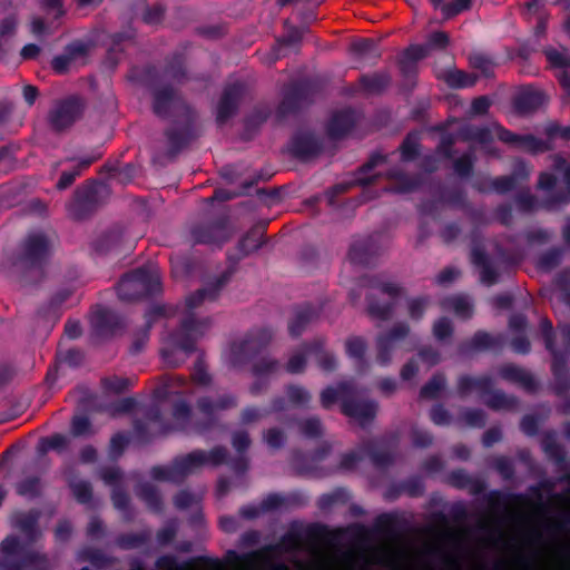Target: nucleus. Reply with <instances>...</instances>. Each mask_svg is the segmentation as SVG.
<instances>
[{
	"label": "nucleus",
	"instance_id": "5",
	"mask_svg": "<svg viewBox=\"0 0 570 570\" xmlns=\"http://www.w3.org/2000/svg\"><path fill=\"white\" fill-rule=\"evenodd\" d=\"M226 456L225 451L215 450L213 453L206 458L200 452H194L188 454L185 458H181L175 462L171 468H155L153 470V474L156 479L161 480H177L178 476L185 475L196 468L204 464L206 461H209L214 464L220 463Z\"/></svg>",
	"mask_w": 570,
	"mask_h": 570
},
{
	"label": "nucleus",
	"instance_id": "46",
	"mask_svg": "<svg viewBox=\"0 0 570 570\" xmlns=\"http://www.w3.org/2000/svg\"><path fill=\"white\" fill-rule=\"evenodd\" d=\"M79 117L78 109H53L50 121L56 129L69 127Z\"/></svg>",
	"mask_w": 570,
	"mask_h": 570
},
{
	"label": "nucleus",
	"instance_id": "26",
	"mask_svg": "<svg viewBox=\"0 0 570 570\" xmlns=\"http://www.w3.org/2000/svg\"><path fill=\"white\" fill-rule=\"evenodd\" d=\"M325 344L326 342L323 337L314 338L311 341L309 351L318 367L323 372L331 373L337 368V358L334 353L325 350Z\"/></svg>",
	"mask_w": 570,
	"mask_h": 570
},
{
	"label": "nucleus",
	"instance_id": "8",
	"mask_svg": "<svg viewBox=\"0 0 570 570\" xmlns=\"http://www.w3.org/2000/svg\"><path fill=\"white\" fill-rule=\"evenodd\" d=\"M424 58L422 49L414 47V45H410L399 55L397 67L402 77L400 83L402 94H410L416 86L419 62Z\"/></svg>",
	"mask_w": 570,
	"mask_h": 570
},
{
	"label": "nucleus",
	"instance_id": "23",
	"mask_svg": "<svg viewBox=\"0 0 570 570\" xmlns=\"http://www.w3.org/2000/svg\"><path fill=\"white\" fill-rule=\"evenodd\" d=\"M250 99V87L246 82L234 81L225 86L219 107H235L237 105L249 104Z\"/></svg>",
	"mask_w": 570,
	"mask_h": 570
},
{
	"label": "nucleus",
	"instance_id": "28",
	"mask_svg": "<svg viewBox=\"0 0 570 570\" xmlns=\"http://www.w3.org/2000/svg\"><path fill=\"white\" fill-rule=\"evenodd\" d=\"M364 451L377 470H386L395 462V454L391 450L373 441L364 445Z\"/></svg>",
	"mask_w": 570,
	"mask_h": 570
},
{
	"label": "nucleus",
	"instance_id": "60",
	"mask_svg": "<svg viewBox=\"0 0 570 570\" xmlns=\"http://www.w3.org/2000/svg\"><path fill=\"white\" fill-rule=\"evenodd\" d=\"M397 523V518L393 513H382L374 520V530L379 533H392Z\"/></svg>",
	"mask_w": 570,
	"mask_h": 570
},
{
	"label": "nucleus",
	"instance_id": "50",
	"mask_svg": "<svg viewBox=\"0 0 570 570\" xmlns=\"http://www.w3.org/2000/svg\"><path fill=\"white\" fill-rule=\"evenodd\" d=\"M543 53L551 67L560 69L570 67V56L567 53L566 48L559 51L553 47H547L543 49Z\"/></svg>",
	"mask_w": 570,
	"mask_h": 570
},
{
	"label": "nucleus",
	"instance_id": "2",
	"mask_svg": "<svg viewBox=\"0 0 570 570\" xmlns=\"http://www.w3.org/2000/svg\"><path fill=\"white\" fill-rule=\"evenodd\" d=\"M494 382L490 375L473 377L463 374L458 379V394L461 397L466 396L472 391H478L481 395H487L484 404L493 411H513L519 406V399L509 395L501 390L493 389Z\"/></svg>",
	"mask_w": 570,
	"mask_h": 570
},
{
	"label": "nucleus",
	"instance_id": "57",
	"mask_svg": "<svg viewBox=\"0 0 570 570\" xmlns=\"http://www.w3.org/2000/svg\"><path fill=\"white\" fill-rule=\"evenodd\" d=\"M167 76L177 81L183 82L187 79V73L185 69V60L183 56L174 57L173 61L166 68Z\"/></svg>",
	"mask_w": 570,
	"mask_h": 570
},
{
	"label": "nucleus",
	"instance_id": "47",
	"mask_svg": "<svg viewBox=\"0 0 570 570\" xmlns=\"http://www.w3.org/2000/svg\"><path fill=\"white\" fill-rule=\"evenodd\" d=\"M298 429L307 439H320L323 435V424L318 416H309L298 422Z\"/></svg>",
	"mask_w": 570,
	"mask_h": 570
},
{
	"label": "nucleus",
	"instance_id": "45",
	"mask_svg": "<svg viewBox=\"0 0 570 570\" xmlns=\"http://www.w3.org/2000/svg\"><path fill=\"white\" fill-rule=\"evenodd\" d=\"M431 304V298L428 295L411 297L407 299V313L412 321L420 322L423 320L426 309Z\"/></svg>",
	"mask_w": 570,
	"mask_h": 570
},
{
	"label": "nucleus",
	"instance_id": "53",
	"mask_svg": "<svg viewBox=\"0 0 570 570\" xmlns=\"http://www.w3.org/2000/svg\"><path fill=\"white\" fill-rule=\"evenodd\" d=\"M509 88L500 85L493 95H484L472 100L470 107H491L492 105L502 102L501 99L507 97Z\"/></svg>",
	"mask_w": 570,
	"mask_h": 570
},
{
	"label": "nucleus",
	"instance_id": "59",
	"mask_svg": "<svg viewBox=\"0 0 570 570\" xmlns=\"http://www.w3.org/2000/svg\"><path fill=\"white\" fill-rule=\"evenodd\" d=\"M471 4L472 0H451L442 6L441 12L443 18L448 20L465 10H469Z\"/></svg>",
	"mask_w": 570,
	"mask_h": 570
},
{
	"label": "nucleus",
	"instance_id": "36",
	"mask_svg": "<svg viewBox=\"0 0 570 570\" xmlns=\"http://www.w3.org/2000/svg\"><path fill=\"white\" fill-rule=\"evenodd\" d=\"M420 139L421 135L419 131H410L402 144L399 147L401 154V160L403 163H411L420 156Z\"/></svg>",
	"mask_w": 570,
	"mask_h": 570
},
{
	"label": "nucleus",
	"instance_id": "32",
	"mask_svg": "<svg viewBox=\"0 0 570 570\" xmlns=\"http://www.w3.org/2000/svg\"><path fill=\"white\" fill-rule=\"evenodd\" d=\"M478 79V75L456 68L445 70L442 76V80L452 89L471 88Z\"/></svg>",
	"mask_w": 570,
	"mask_h": 570
},
{
	"label": "nucleus",
	"instance_id": "31",
	"mask_svg": "<svg viewBox=\"0 0 570 570\" xmlns=\"http://www.w3.org/2000/svg\"><path fill=\"white\" fill-rule=\"evenodd\" d=\"M350 51L357 58L372 60L373 62H376L382 56L379 42L372 38H360L353 41Z\"/></svg>",
	"mask_w": 570,
	"mask_h": 570
},
{
	"label": "nucleus",
	"instance_id": "52",
	"mask_svg": "<svg viewBox=\"0 0 570 570\" xmlns=\"http://www.w3.org/2000/svg\"><path fill=\"white\" fill-rule=\"evenodd\" d=\"M540 332L544 346L550 354L561 351L556 345V333L552 322L549 318L543 317L540 320Z\"/></svg>",
	"mask_w": 570,
	"mask_h": 570
},
{
	"label": "nucleus",
	"instance_id": "42",
	"mask_svg": "<svg viewBox=\"0 0 570 570\" xmlns=\"http://www.w3.org/2000/svg\"><path fill=\"white\" fill-rule=\"evenodd\" d=\"M476 157L473 151H466L453 161V170L461 179H468L473 175Z\"/></svg>",
	"mask_w": 570,
	"mask_h": 570
},
{
	"label": "nucleus",
	"instance_id": "4",
	"mask_svg": "<svg viewBox=\"0 0 570 570\" xmlns=\"http://www.w3.org/2000/svg\"><path fill=\"white\" fill-rule=\"evenodd\" d=\"M368 286L379 289L381 293L390 296V301L381 302L373 294L366 295L367 313L371 317L387 321L391 318L395 308V298L402 293L403 288L393 282H383L377 277H372L368 281Z\"/></svg>",
	"mask_w": 570,
	"mask_h": 570
},
{
	"label": "nucleus",
	"instance_id": "37",
	"mask_svg": "<svg viewBox=\"0 0 570 570\" xmlns=\"http://www.w3.org/2000/svg\"><path fill=\"white\" fill-rule=\"evenodd\" d=\"M311 342H304L301 346L287 358V373L301 374L305 371L307 357L312 356L309 351Z\"/></svg>",
	"mask_w": 570,
	"mask_h": 570
},
{
	"label": "nucleus",
	"instance_id": "38",
	"mask_svg": "<svg viewBox=\"0 0 570 570\" xmlns=\"http://www.w3.org/2000/svg\"><path fill=\"white\" fill-rule=\"evenodd\" d=\"M439 200L452 207L464 210L469 207L466 193L460 187L442 188L440 191Z\"/></svg>",
	"mask_w": 570,
	"mask_h": 570
},
{
	"label": "nucleus",
	"instance_id": "30",
	"mask_svg": "<svg viewBox=\"0 0 570 570\" xmlns=\"http://www.w3.org/2000/svg\"><path fill=\"white\" fill-rule=\"evenodd\" d=\"M353 384L350 382H341L336 387L327 386L321 392V405L325 410H330L340 401L343 406V399L348 397L353 392Z\"/></svg>",
	"mask_w": 570,
	"mask_h": 570
},
{
	"label": "nucleus",
	"instance_id": "54",
	"mask_svg": "<svg viewBox=\"0 0 570 570\" xmlns=\"http://www.w3.org/2000/svg\"><path fill=\"white\" fill-rule=\"evenodd\" d=\"M432 333L436 341L444 342L452 337L454 327L451 320L446 316L438 318L432 326Z\"/></svg>",
	"mask_w": 570,
	"mask_h": 570
},
{
	"label": "nucleus",
	"instance_id": "62",
	"mask_svg": "<svg viewBox=\"0 0 570 570\" xmlns=\"http://www.w3.org/2000/svg\"><path fill=\"white\" fill-rule=\"evenodd\" d=\"M491 191H495L497 194L504 195L509 191H512L517 188V184L513 177L510 175L499 176L490 180Z\"/></svg>",
	"mask_w": 570,
	"mask_h": 570
},
{
	"label": "nucleus",
	"instance_id": "63",
	"mask_svg": "<svg viewBox=\"0 0 570 570\" xmlns=\"http://www.w3.org/2000/svg\"><path fill=\"white\" fill-rule=\"evenodd\" d=\"M449 483L456 489H466L473 483L472 476L464 469H456L450 472Z\"/></svg>",
	"mask_w": 570,
	"mask_h": 570
},
{
	"label": "nucleus",
	"instance_id": "15",
	"mask_svg": "<svg viewBox=\"0 0 570 570\" xmlns=\"http://www.w3.org/2000/svg\"><path fill=\"white\" fill-rule=\"evenodd\" d=\"M391 85V72L389 70H379L361 75L353 92H361L365 96H382Z\"/></svg>",
	"mask_w": 570,
	"mask_h": 570
},
{
	"label": "nucleus",
	"instance_id": "55",
	"mask_svg": "<svg viewBox=\"0 0 570 570\" xmlns=\"http://www.w3.org/2000/svg\"><path fill=\"white\" fill-rule=\"evenodd\" d=\"M461 419L470 428L482 429L487 424V413L481 409H464Z\"/></svg>",
	"mask_w": 570,
	"mask_h": 570
},
{
	"label": "nucleus",
	"instance_id": "3",
	"mask_svg": "<svg viewBox=\"0 0 570 570\" xmlns=\"http://www.w3.org/2000/svg\"><path fill=\"white\" fill-rule=\"evenodd\" d=\"M159 285V272L151 266L147 271H138L124 277L118 285V293L120 298L130 301L157 291Z\"/></svg>",
	"mask_w": 570,
	"mask_h": 570
},
{
	"label": "nucleus",
	"instance_id": "56",
	"mask_svg": "<svg viewBox=\"0 0 570 570\" xmlns=\"http://www.w3.org/2000/svg\"><path fill=\"white\" fill-rule=\"evenodd\" d=\"M348 493L344 489H336L331 493H324L318 498L317 505L321 510H328L336 503H344Z\"/></svg>",
	"mask_w": 570,
	"mask_h": 570
},
{
	"label": "nucleus",
	"instance_id": "16",
	"mask_svg": "<svg viewBox=\"0 0 570 570\" xmlns=\"http://www.w3.org/2000/svg\"><path fill=\"white\" fill-rule=\"evenodd\" d=\"M90 46L88 43L76 41L68 45L62 55L52 59V69L58 73H66L71 66L77 63L85 65L87 61Z\"/></svg>",
	"mask_w": 570,
	"mask_h": 570
},
{
	"label": "nucleus",
	"instance_id": "44",
	"mask_svg": "<svg viewBox=\"0 0 570 570\" xmlns=\"http://www.w3.org/2000/svg\"><path fill=\"white\" fill-rule=\"evenodd\" d=\"M396 497L399 493L404 492L411 498H419L424 494V482L419 475H412L406 480L400 482L396 487Z\"/></svg>",
	"mask_w": 570,
	"mask_h": 570
},
{
	"label": "nucleus",
	"instance_id": "9",
	"mask_svg": "<svg viewBox=\"0 0 570 570\" xmlns=\"http://www.w3.org/2000/svg\"><path fill=\"white\" fill-rule=\"evenodd\" d=\"M410 334V326L405 322H399L387 332L376 336V363L386 367L392 362L393 352L397 347V343L403 341Z\"/></svg>",
	"mask_w": 570,
	"mask_h": 570
},
{
	"label": "nucleus",
	"instance_id": "61",
	"mask_svg": "<svg viewBox=\"0 0 570 570\" xmlns=\"http://www.w3.org/2000/svg\"><path fill=\"white\" fill-rule=\"evenodd\" d=\"M309 31L307 26H292L287 22V50L295 49L297 52V47L303 40L305 33Z\"/></svg>",
	"mask_w": 570,
	"mask_h": 570
},
{
	"label": "nucleus",
	"instance_id": "10",
	"mask_svg": "<svg viewBox=\"0 0 570 570\" xmlns=\"http://www.w3.org/2000/svg\"><path fill=\"white\" fill-rule=\"evenodd\" d=\"M386 161V155H383L379 151L372 153L368 159L354 173V178L351 181L338 183L331 188V198L336 195L346 193L353 186H370L374 184L379 175L367 176V174H370L379 165L385 164Z\"/></svg>",
	"mask_w": 570,
	"mask_h": 570
},
{
	"label": "nucleus",
	"instance_id": "24",
	"mask_svg": "<svg viewBox=\"0 0 570 570\" xmlns=\"http://www.w3.org/2000/svg\"><path fill=\"white\" fill-rule=\"evenodd\" d=\"M367 342L362 336H350L345 341V353L355 362V367L358 373H365L368 370L366 360Z\"/></svg>",
	"mask_w": 570,
	"mask_h": 570
},
{
	"label": "nucleus",
	"instance_id": "18",
	"mask_svg": "<svg viewBox=\"0 0 570 570\" xmlns=\"http://www.w3.org/2000/svg\"><path fill=\"white\" fill-rule=\"evenodd\" d=\"M321 91V83L316 79L304 78L287 82V107H295L298 102H312Z\"/></svg>",
	"mask_w": 570,
	"mask_h": 570
},
{
	"label": "nucleus",
	"instance_id": "33",
	"mask_svg": "<svg viewBox=\"0 0 570 570\" xmlns=\"http://www.w3.org/2000/svg\"><path fill=\"white\" fill-rule=\"evenodd\" d=\"M469 66L484 78H492L498 66L494 57L483 51H472L468 57Z\"/></svg>",
	"mask_w": 570,
	"mask_h": 570
},
{
	"label": "nucleus",
	"instance_id": "21",
	"mask_svg": "<svg viewBox=\"0 0 570 570\" xmlns=\"http://www.w3.org/2000/svg\"><path fill=\"white\" fill-rule=\"evenodd\" d=\"M471 263L480 269V282L483 285L490 287L499 282L500 274L482 247L474 246L471 249Z\"/></svg>",
	"mask_w": 570,
	"mask_h": 570
},
{
	"label": "nucleus",
	"instance_id": "6",
	"mask_svg": "<svg viewBox=\"0 0 570 570\" xmlns=\"http://www.w3.org/2000/svg\"><path fill=\"white\" fill-rule=\"evenodd\" d=\"M507 344V335L503 333L490 334L487 331H476L470 340L458 345V353L461 356H470L474 353L492 352L500 354Z\"/></svg>",
	"mask_w": 570,
	"mask_h": 570
},
{
	"label": "nucleus",
	"instance_id": "49",
	"mask_svg": "<svg viewBox=\"0 0 570 570\" xmlns=\"http://www.w3.org/2000/svg\"><path fill=\"white\" fill-rule=\"evenodd\" d=\"M312 400L311 393L301 385H287V403L298 406H308Z\"/></svg>",
	"mask_w": 570,
	"mask_h": 570
},
{
	"label": "nucleus",
	"instance_id": "48",
	"mask_svg": "<svg viewBox=\"0 0 570 570\" xmlns=\"http://www.w3.org/2000/svg\"><path fill=\"white\" fill-rule=\"evenodd\" d=\"M542 449L544 453L556 463L561 464L566 461L563 448L557 442L552 434H547L542 440Z\"/></svg>",
	"mask_w": 570,
	"mask_h": 570
},
{
	"label": "nucleus",
	"instance_id": "43",
	"mask_svg": "<svg viewBox=\"0 0 570 570\" xmlns=\"http://www.w3.org/2000/svg\"><path fill=\"white\" fill-rule=\"evenodd\" d=\"M563 249L551 247L538 257L537 267L543 272H550L561 264Z\"/></svg>",
	"mask_w": 570,
	"mask_h": 570
},
{
	"label": "nucleus",
	"instance_id": "19",
	"mask_svg": "<svg viewBox=\"0 0 570 570\" xmlns=\"http://www.w3.org/2000/svg\"><path fill=\"white\" fill-rule=\"evenodd\" d=\"M551 372L553 375V392L558 396H564L570 392V373L568 355L566 351L551 354Z\"/></svg>",
	"mask_w": 570,
	"mask_h": 570
},
{
	"label": "nucleus",
	"instance_id": "7",
	"mask_svg": "<svg viewBox=\"0 0 570 570\" xmlns=\"http://www.w3.org/2000/svg\"><path fill=\"white\" fill-rule=\"evenodd\" d=\"M494 130L497 138L500 141L532 155H538L554 149V144H550V141L538 138L532 134H515L500 125H495Z\"/></svg>",
	"mask_w": 570,
	"mask_h": 570
},
{
	"label": "nucleus",
	"instance_id": "39",
	"mask_svg": "<svg viewBox=\"0 0 570 570\" xmlns=\"http://www.w3.org/2000/svg\"><path fill=\"white\" fill-rule=\"evenodd\" d=\"M446 377L443 373L436 372L431 379L420 389V397L428 400H435L440 393L445 389Z\"/></svg>",
	"mask_w": 570,
	"mask_h": 570
},
{
	"label": "nucleus",
	"instance_id": "58",
	"mask_svg": "<svg viewBox=\"0 0 570 570\" xmlns=\"http://www.w3.org/2000/svg\"><path fill=\"white\" fill-rule=\"evenodd\" d=\"M515 204L518 209L523 213H530L537 209L538 207H542V202L539 203L535 196L530 194L529 191H520L515 195Z\"/></svg>",
	"mask_w": 570,
	"mask_h": 570
},
{
	"label": "nucleus",
	"instance_id": "35",
	"mask_svg": "<svg viewBox=\"0 0 570 570\" xmlns=\"http://www.w3.org/2000/svg\"><path fill=\"white\" fill-rule=\"evenodd\" d=\"M441 306L444 309H452L456 316L463 320H469L473 315V305L463 295L449 296L442 301Z\"/></svg>",
	"mask_w": 570,
	"mask_h": 570
},
{
	"label": "nucleus",
	"instance_id": "13",
	"mask_svg": "<svg viewBox=\"0 0 570 570\" xmlns=\"http://www.w3.org/2000/svg\"><path fill=\"white\" fill-rule=\"evenodd\" d=\"M380 235L372 234L355 239L348 249V259L354 265L370 266L381 253Z\"/></svg>",
	"mask_w": 570,
	"mask_h": 570
},
{
	"label": "nucleus",
	"instance_id": "34",
	"mask_svg": "<svg viewBox=\"0 0 570 570\" xmlns=\"http://www.w3.org/2000/svg\"><path fill=\"white\" fill-rule=\"evenodd\" d=\"M387 177L396 181L392 190L397 194L414 191L422 185V180L419 176H410L396 169L390 170Z\"/></svg>",
	"mask_w": 570,
	"mask_h": 570
},
{
	"label": "nucleus",
	"instance_id": "27",
	"mask_svg": "<svg viewBox=\"0 0 570 570\" xmlns=\"http://www.w3.org/2000/svg\"><path fill=\"white\" fill-rule=\"evenodd\" d=\"M317 312L311 304H304L294 308L293 320L287 326L293 337L302 335L308 324L316 318Z\"/></svg>",
	"mask_w": 570,
	"mask_h": 570
},
{
	"label": "nucleus",
	"instance_id": "22",
	"mask_svg": "<svg viewBox=\"0 0 570 570\" xmlns=\"http://www.w3.org/2000/svg\"><path fill=\"white\" fill-rule=\"evenodd\" d=\"M498 372L502 380L517 383L529 393H534L538 390V383L533 375L515 364H503Z\"/></svg>",
	"mask_w": 570,
	"mask_h": 570
},
{
	"label": "nucleus",
	"instance_id": "51",
	"mask_svg": "<svg viewBox=\"0 0 570 570\" xmlns=\"http://www.w3.org/2000/svg\"><path fill=\"white\" fill-rule=\"evenodd\" d=\"M546 140L553 144L554 140L570 141V126H561L557 121H550L544 127Z\"/></svg>",
	"mask_w": 570,
	"mask_h": 570
},
{
	"label": "nucleus",
	"instance_id": "64",
	"mask_svg": "<svg viewBox=\"0 0 570 570\" xmlns=\"http://www.w3.org/2000/svg\"><path fill=\"white\" fill-rule=\"evenodd\" d=\"M556 286L561 292L562 299L570 305V269H563L554 279Z\"/></svg>",
	"mask_w": 570,
	"mask_h": 570
},
{
	"label": "nucleus",
	"instance_id": "12",
	"mask_svg": "<svg viewBox=\"0 0 570 570\" xmlns=\"http://www.w3.org/2000/svg\"><path fill=\"white\" fill-rule=\"evenodd\" d=\"M357 109H335L325 124L326 137L332 141L346 138L357 124Z\"/></svg>",
	"mask_w": 570,
	"mask_h": 570
},
{
	"label": "nucleus",
	"instance_id": "11",
	"mask_svg": "<svg viewBox=\"0 0 570 570\" xmlns=\"http://www.w3.org/2000/svg\"><path fill=\"white\" fill-rule=\"evenodd\" d=\"M379 403L375 400L357 399L355 391L348 397L343 399L342 413L355 420L361 428H366L376 417Z\"/></svg>",
	"mask_w": 570,
	"mask_h": 570
},
{
	"label": "nucleus",
	"instance_id": "1",
	"mask_svg": "<svg viewBox=\"0 0 570 570\" xmlns=\"http://www.w3.org/2000/svg\"><path fill=\"white\" fill-rule=\"evenodd\" d=\"M332 446L325 442L312 452L293 450L291 452V466L298 475L312 478H325L332 473L342 470L351 471L355 469L362 456L354 451L343 453L338 465L324 468L322 463L331 454Z\"/></svg>",
	"mask_w": 570,
	"mask_h": 570
},
{
	"label": "nucleus",
	"instance_id": "40",
	"mask_svg": "<svg viewBox=\"0 0 570 570\" xmlns=\"http://www.w3.org/2000/svg\"><path fill=\"white\" fill-rule=\"evenodd\" d=\"M154 100L157 107H165L168 105H179L183 102L181 96L174 87L169 85H163L155 88Z\"/></svg>",
	"mask_w": 570,
	"mask_h": 570
},
{
	"label": "nucleus",
	"instance_id": "14",
	"mask_svg": "<svg viewBox=\"0 0 570 570\" xmlns=\"http://www.w3.org/2000/svg\"><path fill=\"white\" fill-rule=\"evenodd\" d=\"M331 532L327 525L314 522L304 527L301 531H297L296 523L291 522L287 524V553L291 550V543L295 538H299L307 542L311 546H317L321 542H325L330 540ZM291 562L287 557V564ZM287 570L289 567L287 566Z\"/></svg>",
	"mask_w": 570,
	"mask_h": 570
},
{
	"label": "nucleus",
	"instance_id": "25",
	"mask_svg": "<svg viewBox=\"0 0 570 570\" xmlns=\"http://www.w3.org/2000/svg\"><path fill=\"white\" fill-rule=\"evenodd\" d=\"M556 165L558 168L561 165L566 166V169L563 173V179H564V183H566L568 189L553 193L542 200L543 209L549 210V212L557 210V209L561 208L562 206L570 204V165H567L566 160L560 157L557 158Z\"/></svg>",
	"mask_w": 570,
	"mask_h": 570
},
{
	"label": "nucleus",
	"instance_id": "29",
	"mask_svg": "<svg viewBox=\"0 0 570 570\" xmlns=\"http://www.w3.org/2000/svg\"><path fill=\"white\" fill-rule=\"evenodd\" d=\"M49 249L47 238L41 234L31 235L24 247V261L26 264H36L41 262Z\"/></svg>",
	"mask_w": 570,
	"mask_h": 570
},
{
	"label": "nucleus",
	"instance_id": "41",
	"mask_svg": "<svg viewBox=\"0 0 570 570\" xmlns=\"http://www.w3.org/2000/svg\"><path fill=\"white\" fill-rule=\"evenodd\" d=\"M449 45L450 37L445 31H433L424 43L414 45V47L421 48L426 58L433 50H444Z\"/></svg>",
	"mask_w": 570,
	"mask_h": 570
},
{
	"label": "nucleus",
	"instance_id": "20",
	"mask_svg": "<svg viewBox=\"0 0 570 570\" xmlns=\"http://www.w3.org/2000/svg\"><path fill=\"white\" fill-rule=\"evenodd\" d=\"M507 97L511 98V107H543L548 104L547 95L541 89L525 85L517 88Z\"/></svg>",
	"mask_w": 570,
	"mask_h": 570
},
{
	"label": "nucleus",
	"instance_id": "17",
	"mask_svg": "<svg viewBox=\"0 0 570 570\" xmlns=\"http://www.w3.org/2000/svg\"><path fill=\"white\" fill-rule=\"evenodd\" d=\"M322 150V139L312 131H298L292 139L291 153L298 159L308 160Z\"/></svg>",
	"mask_w": 570,
	"mask_h": 570
}]
</instances>
